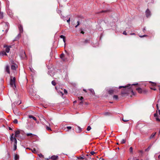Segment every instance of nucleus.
<instances>
[{"label": "nucleus", "instance_id": "obj_63", "mask_svg": "<svg viewBox=\"0 0 160 160\" xmlns=\"http://www.w3.org/2000/svg\"><path fill=\"white\" fill-rule=\"evenodd\" d=\"M81 33H82V34H83L84 33V32H83V31H82L81 32Z\"/></svg>", "mask_w": 160, "mask_h": 160}, {"label": "nucleus", "instance_id": "obj_11", "mask_svg": "<svg viewBox=\"0 0 160 160\" xmlns=\"http://www.w3.org/2000/svg\"><path fill=\"white\" fill-rule=\"evenodd\" d=\"M10 85L12 88H16L15 82L10 80Z\"/></svg>", "mask_w": 160, "mask_h": 160}, {"label": "nucleus", "instance_id": "obj_15", "mask_svg": "<svg viewBox=\"0 0 160 160\" xmlns=\"http://www.w3.org/2000/svg\"><path fill=\"white\" fill-rule=\"evenodd\" d=\"M20 131L19 130H17L15 131V137H17L19 136V134H20Z\"/></svg>", "mask_w": 160, "mask_h": 160}, {"label": "nucleus", "instance_id": "obj_55", "mask_svg": "<svg viewBox=\"0 0 160 160\" xmlns=\"http://www.w3.org/2000/svg\"><path fill=\"white\" fill-rule=\"evenodd\" d=\"M151 89L153 90H154V91H155V90H156V88H151Z\"/></svg>", "mask_w": 160, "mask_h": 160}, {"label": "nucleus", "instance_id": "obj_21", "mask_svg": "<svg viewBox=\"0 0 160 160\" xmlns=\"http://www.w3.org/2000/svg\"><path fill=\"white\" fill-rule=\"evenodd\" d=\"M27 135L28 136H30L31 137H32L33 136H35L36 135L32 134L31 133H28L27 134Z\"/></svg>", "mask_w": 160, "mask_h": 160}, {"label": "nucleus", "instance_id": "obj_34", "mask_svg": "<svg viewBox=\"0 0 160 160\" xmlns=\"http://www.w3.org/2000/svg\"><path fill=\"white\" fill-rule=\"evenodd\" d=\"M151 148V146H149L145 150V151H148L150 149V148Z\"/></svg>", "mask_w": 160, "mask_h": 160}, {"label": "nucleus", "instance_id": "obj_3", "mask_svg": "<svg viewBox=\"0 0 160 160\" xmlns=\"http://www.w3.org/2000/svg\"><path fill=\"white\" fill-rule=\"evenodd\" d=\"M2 25L4 26V30H3L2 31H5L6 32H7L8 29V23L7 22H3L2 23Z\"/></svg>", "mask_w": 160, "mask_h": 160}, {"label": "nucleus", "instance_id": "obj_18", "mask_svg": "<svg viewBox=\"0 0 160 160\" xmlns=\"http://www.w3.org/2000/svg\"><path fill=\"white\" fill-rule=\"evenodd\" d=\"M19 159V156L17 154L14 155V160H18Z\"/></svg>", "mask_w": 160, "mask_h": 160}, {"label": "nucleus", "instance_id": "obj_61", "mask_svg": "<svg viewBox=\"0 0 160 160\" xmlns=\"http://www.w3.org/2000/svg\"><path fill=\"white\" fill-rule=\"evenodd\" d=\"M131 35H135V33H133L130 34Z\"/></svg>", "mask_w": 160, "mask_h": 160}, {"label": "nucleus", "instance_id": "obj_62", "mask_svg": "<svg viewBox=\"0 0 160 160\" xmlns=\"http://www.w3.org/2000/svg\"><path fill=\"white\" fill-rule=\"evenodd\" d=\"M65 52H66V53H67V54L68 55H69V53L68 52H67V51L66 50L65 51Z\"/></svg>", "mask_w": 160, "mask_h": 160}, {"label": "nucleus", "instance_id": "obj_8", "mask_svg": "<svg viewBox=\"0 0 160 160\" xmlns=\"http://www.w3.org/2000/svg\"><path fill=\"white\" fill-rule=\"evenodd\" d=\"M20 56L21 58L22 59H24V58H25L26 57L25 52L23 51H22L21 52V53L20 55Z\"/></svg>", "mask_w": 160, "mask_h": 160}, {"label": "nucleus", "instance_id": "obj_22", "mask_svg": "<svg viewBox=\"0 0 160 160\" xmlns=\"http://www.w3.org/2000/svg\"><path fill=\"white\" fill-rule=\"evenodd\" d=\"M111 114L110 112H107L103 113V115L105 116H109Z\"/></svg>", "mask_w": 160, "mask_h": 160}, {"label": "nucleus", "instance_id": "obj_9", "mask_svg": "<svg viewBox=\"0 0 160 160\" xmlns=\"http://www.w3.org/2000/svg\"><path fill=\"white\" fill-rule=\"evenodd\" d=\"M146 15L147 18L150 17L151 16V12L148 9H147L146 11Z\"/></svg>", "mask_w": 160, "mask_h": 160}, {"label": "nucleus", "instance_id": "obj_26", "mask_svg": "<svg viewBox=\"0 0 160 160\" xmlns=\"http://www.w3.org/2000/svg\"><path fill=\"white\" fill-rule=\"evenodd\" d=\"M156 132H155L154 133H152V134L151 135L150 137V138H152L153 137H154L155 136V134H156Z\"/></svg>", "mask_w": 160, "mask_h": 160}, {"label": "nucleus", "instance_id": "obj_33", "mask_svg": "<svg viewBox=\"0 0 160 160\" xmlns=\"http://www.w3.org/2000/svg\"><path fill=\"white\" fill-rule=\"evenodd\" d=\"M149 82L150 83H152L153 84L152 85L153 86H155L156 85V83L154 82H153L151 81H149Z\"/></svg>", "mask_w": 160, "mask_h": 160}, {"label": "nucleus", "instance_id": "obj_42", "mask_svg": "<svg viewBox=\"0 0 160 160\" xmlns=\"http://www.w3.org/2000/svg\"><path fill=\"white\" fill-rule=\"evenodd\" d=\"M130 151V152H132L133 149L132 147H130L129 149Z\"/></svg>", "mask_w": 160, "mask_h": 160}, {"label": "nucleus", "instance_id": "obj_31", "mask_svg": "<svg viewBox=\"0 0 160 160\" xmlns=\"http://www.w3.org/2000/svg\"><path fill=\"white\" fill-rule=\"evenodd\" d=\"M91 129V127L90 126H88L87 128V130L88 131H90Z\"/></svg>", "mask_w": 160, "mask_h": 160}, {"label": "nucleus", "instance_id": "obj_60", "mask_svg": "<svg viewBox=\"0 0 160 160\" xmlns=\"http://www.w3.org/2000/svg\"><path fill=\"white\" fill-rule=\"evenodd\" d=\"M63 42L65 43V38H64L63 39Z\"/></svg>", "mask_w": 160, "mask_h": 160}, {"label": "nucleus", "instance_id": "obj_41", "mask_svg": "<svg viewBox=\"0 0 160 160\" xmlns=\"http://www.w3.org/2000/svg\"><path fill=\"white\" fill-rule=\"evenodd\" d=\"M126 142V141L125 139H123L121 141V143H125Z\"/></svg>", "mask_w": 160, "mask_h": 160}, {"label": "nucleus", "instance_id": "obj_14", "mask_svg": "<svg viewBox=\"0 0 160 160\" xmlns=\"http://www.w3.org/2000/svg\"><path fill=\"white\" fill-rule=\"evenodd\" d=\"M4 47L6 48L5 50L6 52H9L10 51V48L11 47V46H4Z\"/></svg>", "mask_w": 160, "mask_h": 160}, {"label": "nucleus", "instance_id": "obj_53", "mask_svg": "<svg viewBox=\"0 0 160 160\" xmlns=\"http://www.w3.org/2000/svg\"><path fill=\"white\" fill-rule=\"evenodd\" d=\"M57 12L58 13L60 14L61 13V11L60 10H58L57 11Z\"/></svg>", "mask_w": 160, "mask_h": 160}, {"label": "nucleus", "instance_id": "obj_27", "mask_svg": "<svg viewBox=\"0 0 160 160\" xmlns=\"http://www.w3.org/2000/svg\"><path fill=\"white\" fill-rule=\"evenodd\" d=\"M13 81L15 82L16 78L15 77H13L12 78H10V80Z\"/></svg>", "mask_w": 160, "mask_h": 160}, {"label": "nucleus", "instance_id": "obj_4", "mask_svg": "<svg viewBox=\"0 0 160 160\" xmlns=\"http://www.w3.org/2000/svg\"><path fill=\"white\" fill-rule=\"evenodd\" d=\"M19 33L17 37L16 38V39H18L21 36V33H22L23 32V28L22 26V25H20L19 27Z\"/></svg>", "mask_w": 160, "mask_h": 160}, {"label": "nucleus", "instance_id": "obj_23", "mask_svg": "<svg viewBox=\"0 0 160 160\" xmlns=\"http://www.w3.org/2000/svg\"><path fill=\"white\" fill-rule=\"evenodd\" d=\"M89 90H90V92L91 93V94H92L93 95L94 94L95 92H94V90H93V89H89Z\"/></svg>", "mask_w": 160, "mask_h": 160}, {"label": "nucleus", "instance_id": "obj_40", "mask_svg": "<svg viewBox=\"0 0 160 160\" xmlns=\"http://www.w3.org/2000/svg\"><path fill=\"white\" fill-rule=\"evenodd\" d=\"M61 18L64 20L65 21L66 20V17H65L63 16H61Z\"/></svg>", "mask_w": 160, "mask_h": 160}, {"label": "nucleus", "instance_id": "obj_32", "mask_svg": "<svg viewBox=\"0 0 160 160\" xmlns=\"http://www.w3.org/2000/svg\"><path fill=\"white\" fill-rule=\"evenodd\" d=\"M52 84L54 86H55L56 84V83L54 81H52Z\"/></svg>", "mask_w": 160, "mask_h": 160}, {"label": "nucleus", "instance_id": "obj_57", "mask_svg": "<svg viewBox=\"0 0 160 160\" xmlns=\"http://www.w3.org/2000/svg\"><path fill=\"white\" fill-rule=\"evenodd\" d=\"M156 107H157V108L158 110H159V108H158V104H157V105H156Z\"/></svg>", "mask_w": 160, "mask_h": 160}, {"label": "nucleus", "instance_id": "obj_29", "mask_svg": "<svg viewBox=\"0 0 160 160\" xmlns=\"http://www.w3.org/2000/svg\"><path fill=\"white\" fill-rule=\"evenodd\" d=\"M9 66L8 65H6L5 67V70H9Z\"/></svg>", "mask_w": 160, "mask_h": 160}, {"label": "nucleus", "instance_id": "obj_49", "mask_svg": "<svg viewBox=\"0 0 160 160\" xmlns=\"http://www.w3.org/2000/svg\"><path fill=\"white\" fill-rule=\"evenodd\" d=\"M64 93L65 94H67V93H68L67 91L65 89H64Z\"/></svg>", "mask_w": 160, "mask_h": 160}, {"label": "nucleus", "instance_id": "obj_51", "mask_svg": "<svg viewBox=\"0 0 160 160\" xmlns=\"http://www.w3.org/2000/svg\"><path fill=\"white\" fill-rule=\"evenodd\" d=\"M146 36H147V35H142V36H141V35H140L139 36V37L141 38H143V37H146Z\"/></svg>", "mask_w": 160, "mask_h": 160}, {"label": "nucleus", "instance_id": "obj_44", "mask_svg": "<svg viewBox=\"0 0 160 160\" xmlns=\"http://www.w3.org/2000/svg\"><path fill=\"white\" fill-rule=\"evenodd\" d=\"M13 135H14L13 133H12L11 134V136H10V138H13L15 137V136H13Z\"/></svg>", "mask_w": 160, "mask_h": 160}, {"label": "nucleus", "instance_id": "obj_39", "mask_svg": "<svg viewBox=\"0 0 160 160\" xmlns=\"http://www.w3.org/2000/svg\"><path fill=\"white\" fill-rule=\"evenodd\" d=\"M46 128L48 130L51 131V128H50L49 127H48V126H47Z\"/></svg>", "mask_w": 160, "mask_h": 160}, {"label": "nucleus", "instance_id": "obj_37", "mask_svg": "<svg viewBox=\"0 0 160 160\" xmlns=\"http://www.w3.org/2000/svg\"><path fill=\"white\" fill-rule=\"evenodd\" d=\"M156 119L157 121L160 122V119L159 118H158V117H156Z\"/></svg>", "mask_w": 160, "mask_h": 160}, {"label": "nucleus", "instance_id": "obj_2", "mask_svg": "<svg viewBox=\"0 0 160 160\" xmlns=\"http://www.w3.org/2000/svg\"><path fill=\"white\" fill-rule=\"evenodd\" d=\"M7 73L8 74H10V77L11 78H12L13 77L17 74V72L16 71H12V72H10V71H6Z\"/></svg>", "mask_w": 160, "mask_h": 160}, {"label": "nucleus", "instance_id": "obj_7", "mask_svg": "<svg viewBox=\"0 0 160 160\" xmlns=\"http://www.w3.org/2000/svg\"><path fill=\"white\" fill-rule=\"evenodd\" d=\"M18 66L15 63H13L11 66V68L12 70H16V69L17 68Z\"/></svg>", "mask_w": 160, "mask_h": 160}, {"label": "nucleus", "instance_id": "obj_12", "mask_svg": "<svg viewBox=\"0 0 160 160\" xmlns=\"http://www.w3.org/2000/svg\"><path fill=\"white\" fill-rule=\"evenodd\" d=\"M16 137H14V138H10V140L12 142H14V143L13 144H16V143H17V140L16 139Z\"/></svg>", "mask_w": 160, "mask_h": 160}, {"label": "nucleus", "instance_id": "obj_48", "mask_svg": "<svg viewBox=\"0 0 160 160\" xmlns=\"http://www.w3.org/2000/svg\"><path fill=\"white\" fill-rule=\"evenodd\" d=\"M67 22L68 23L70 24V18H69V19L67 20Z\"/></svg>", "mask_w": 160, "mask_h": 160}, {"label": "nucleus", "instance_id": "obj_45", "mask_svg": "<svg viewBox=\"0 0 160 160\" xmlns=\"http://www.w3.org/2000/svg\"><path fill=\"white\" fill-rule=\"evenodd\" d=\"M60 38H62V39H63L64 38H65V36L62 35H61L60 36Z\"/></svg>", "mask_w": 160, "mask_h": 160}, {"label": "nucleus", "instance_id": "obj_64", "mask_svg": "<svg viewBox=\"0 0 160 160\" xmlns=\"http://www.w3.org/2000/svg\"><path fill=\"white\" fill-rule=\"evenodd\" d=\"M158 112H159V114L160 115V110H158Z\"/></svg>", "mask_w": 160, "mask_h": 160}, {"label": "nucleus", "instance_id": "obj_30", "mask_svg": "<svg viewBox=\"0 0 160 160\" xmlns=\"http://www.w3.org/2000/svg\"><path fill=\"white\" fill-rule=\"evenodd\" d=\"M67 128L68 129L66 130V131H68L69 130L71 129L72 128V127L71 126H68L67 127Z\"/></svg>", "mask_w": 160, "mask_h": 160}, {"label": "nucleus", "instance_id": "obj_35", "mask_svg": "<svg viewBox=\"0 0 160 160\" xmlns=\"http://www.w3.org/2000/svg\"><path fill=\"white\" fill-rule=\"evenodd\" d=\"M32 151L33 153H36L37 152L35 148H33V149H32Z\"/></svg>", "mask_w": 160, "mask_h": 160}, {"label": "nucleus", "instance_id": "obj_10", "mask_svg": "<svg viewBox=\"0 0 160 160\" xmlns=\"http://www.w3.org/2000/svg\"><path fill=\"white\" fill-rule=\"evenodd\" d=\"M48 74L50 76L52 77L55 74L54 71H48Z\"/></svg>", "mask_w": 160, "mask_h": 160}, {"label": "nucleus", "instance_id": "obj_24", "mask_svg": "<svg viewBox=\"0 0 160 160\" xmlns=\"http://www.w3.org/2000/svg\"><path fill=\"white\" fill-rule=\"evenodd\" d=\"M17 143L13 144L14 147V148L13 149L14 151H15V150H16L17 148Z\"/></svg>", "mask_w": 160, "mask_h": 160}, {"label": "nucleus", "instance_id": "obj_28", "mask_svg": "<svg viewBox=\"0 0 160 160\" xmlns=\"http://www.w3.org/2000/svg\"><path fill=\"white\" fill-rule=\"evenodd\" d=\"M113 98L116 100H117L118 98V97L117 95H114L113 96Z\"/></svg>", "mask_w": 160, "mask_h": 160}, {"label": "nucleus", "instance_id": "obj_47", "mask_svg": "<svg viewBox=\"0 0 160 160\" xmlns=\"http://www.w3.org/2000/svg\"><path fill=\"white\" fill-rule=\"evenodd\" d=\"M77 158L78 159H84L83 157H77Z\"/></svg>", "mask_w": 160, "mask_h": 160}, {"label": "nucleus", "instance_id": "obj_56", "mask_svg": "<svg viewBox=\"0 0 160 160\" xmlns=\"http://www.w3.org/2000/svg\"><path fill=\"white\" fill-rule=\"evenodd\" d=\"M122 120L123 121L125 122H127L128 121V120H125V119H122Z\"/></svg>", "mask_w": 160, "mask_h": 160}, {"label": "nucleus", "instance_id": "obj_59", "mask_svg": "<svg viewBox=\"0 0 160 160\" xmlns=\"http://www.w3.org/2000/svg\"><path fill=\"white\" fill-rule=\"evenodd\" d=\"M49 159H50V157H49V158H45L46 160H49Z\"/></svg>", "mask_w": 160, "mask_h": 160}, {"label": "nucleus", "instance_id": "obj_43", "mask_svg": "<svg viewBox=\"0 0 160 160\" xmlns=\"http://www.w3.org/2000/svg\"><path fill=\"white\" fill-rule=\"evenodd\" d=\"M154 116L155 117H158V114L156 113H154Z\"/></svg>", "mask_w": 160, "mask_h": 160}, {"label": "nucleus", "instance_id": "obj_1", "mask_svg": "<svg viewBox=\"0 0 160 160\" xmlns=\"http://www.w3.org/2000/svg\"><path fill=\"white\" fill-rule=\"evenodd\" d=\"M131 84H128L125 86H120L118 88L120 89L122 88H124L123 91L121 92L122 95L128 94L130 92H131L133 95H134V92L132 88L130 87Z\"/></svg>", "mask_w": 160, "mask_h": 160}, {"label": "nucleus", "instance_id": "obj_25", "mask_svg": "<svg viewBox=\"0 0 160 160\" xmlns=\"http://www.w3.org/2000/svg\"><path fill=\"white\" fill-rule=\"evenodd\" d=\"M3 17V13L2 12H0V19L2 18Z\"/></svg>", "mask_w": 160, "mask_h": 160}, {"label": "nucleus", "instance_id": "obj_20", "mask_svg": "<svg viewBox=\"0 0 160 160\" xmlns=\"http://www.w3.org/2000/svg\"><path fill=\"white\" fill-rule=\"evenodd\" d=\"M29 118H32L35 121H36L37 120L36 118L31 115H29Z\"/></svg>", "mask_w": 160, "mask_h": 160}, {"label": "nucleus", "instance_id": "obj_58", "mask_svg": "<svg viewBox=\"0 0 160 160\" xmlns=\"http://www.w3.org/2000/svg\"><path fill=\"white\" fill-rule=\"evenodd\" d=\"M138 83H135V84H133L132 85H132H138Z\"/></svg>", "mask_w": 160, "mask_h": 160}, {"label": "nucleus", "instance_id": "obj_38", "mask_svg": "<svg viewBox=\"0 0 160 160\" xmlns=\"http://www.w3.org/2000/svg\"><path fill=\"white\" fill-rule=\"evenodd\" d=\"M2 55L3 56L7 55V54L6 53V52H2Z\"/></svg>", "mask_w": 160, "mask_h": 160}, {"label": "nucleus", "instance_id": "obj_46", "mask_svg": "<svg viewBox=\"0 0 160 160\" xmlns=\"http://www.w3.org/2000/svg\"><path fill=\"white\" fill-rule=\"evenodd\" d=\"M95 153V152H94V151H92L90 152V154L92 155H93Z\"/></svg>", "mask_w": 160, "mask_h": 160}, {"label": "nucleus", "instance_id": "obj_5", "mask_svg": "<svg viewBox=\"0 0 160 160\" xmlns=\"http://www.w3.org/2000/svg\"><path fill=\"white\" fill-rule=\"evenodd\" d=\"M118 88L117 87H113L112 89H110L108 91V92L110 94H112L113 93L115 92V90L116 89H117Z\"/></svg>", "mask_w": 160, "mask_h": 160}, {"label": "nucleus", "instance_id": "obj_52", "mask_svg": "<svg viewBox=\"0 0 160 160\" xmlns=\"http://www.w3.org/2000/svg\"><path fill=\"white\" fill-rule=\"evenodd\" d=\"M78 98L81 100H82L83 98L82 97H78Z\"/></svg>", "mask_w": 160, "mask_h": 160}, {"label": "nucleus", "instance_id": "obj_54", "mask_svg": "<svg viewBox=\"0 0 160 160\" xmlns=\"http://www.w3.org/2000/svg\"><path fill=\"white\" fill-rule=\"evenodd\" d=\"M123 34H124V35H127V32H126L125 31H124L123 32Z\"/></svg>", "mask_w": 160, "mask_h": 160}, {"label": "nucleus", "instance_id": "obj_19", "mask_svg": "<svg viewBox=\"0 0 160 160\" xmlns=\"http://www.w3.org/2000/svg\"><path fill=\"white\" fill-rule=\"evenodd\" d=\"M136 90L138 91V93H142V90L140 88H138L136 89Z\"/></svg>", "mask_w": 160, "mask_h": 160}, {"label": "nucleus", "instance_id": "obj_6", "mask_svg": "<svg viewBox=\"0 0 160 160\" xmlns=\"http://www.w3.org/2000/svg\"><path fill=\"white\" fill-rule=\"evenodd\" d=\"M21 103V101H18V102H15L14 103H13L12 104V107H15V105H19Z\"/></svg>", "mask_w": 160, "mask_h": 160}, {"label": "nucleus", "instance_id": "obj_50", "mask_svg": "<svg viewBox=\"0 0 160 160\" xmlns=\"http://www.w3.org/2000/svg\"><path fill=\"white\" fill-rule=\"evenodd\" d=\"M77 22H78V24H77V25H76V26H75V28H77V27H78V26L79 25V21H78Z\"/></svg>", "mask_w": 160, "mask_h": 160}, {"label": "nucleus", "instance_id": "obj_13", "mask_svg": "<svg viewBox=\"0 0 160 160\" xmlns=\"http://www.w3.org/2000/svg\"><path fill=\"white\" fill-rule=\"evenodd\" d=\"M58 158V156L57 155H53L50 157V159L52 160H57Z\"/></svg>", "mask_w": 160, "mask_h": 160}, {"label": "nucleus", "instance_id": "obj_17", "mask_svg": "<svg viewBox=\"0 0 160 160\" xmlns=\"http://www.w3.org/2000/svg\"><path fill=\"white\" fill-rule=\"evenodd\" d=\"M82 130L81 128L79 126L78 127L77 129L76 130V132L77 133H80Z\"/></svg>", "mask_w": 160, "mask_h": 160}, {"label": "nucleus", "instance_id": "obj_36", "mask_svg": "<svg viewBox=\"0 0 160 160\" xmlns=\"http://www.w3.org/2000/svg\"><path fill=\"white\" fill-rule=\"evenodd\" d=\"M13 122L14 123H18V121L17 119H14Z\"/></svg>", "mask_w": 160, "mask_h": 160}, {"label": "nucleus", "instance_id": "obj_16", "mask_svg": "<svg viewBox=\"0 0 160 160\" xmlns=\"http://www.w3.org/2000/svg\"><path fill=\"white\" fill-rule=\"evenodd\" d=\"M64 54L62 53V54L61 55H60V58L62 59V60L64 61H66V60H67V59H65L64 58Z\"/></svg>", "mask_w": 160, "mask_h": 160}]
</instances>
